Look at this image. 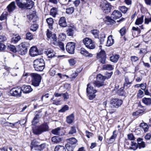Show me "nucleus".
Masks as SVG:
<instances>
[{"label": "nucleus", "instance_id": "nucleus-59", "mask_svg": "<svg viewBox=\"0 0 151 151\" xmlns=\"http://www.w3.org/2000/svg\"><path fill=\"white\" fill-rule=\"evenodd\" d=\"M97 58L99 59V61L102 64H104L105 63L106 57H105V55L103 56V57Z\"/></svg>", "mask_w": 151, "mask_h": 151}, {"label": "nucleus", "instance_id": "nucleus-53", "mask_svg": "<svg viewBox=\"0 0 151 151\" xmlns=\"http://www.w3.org/2000/svg\"><path fill=\"white\" fill-rule=\"evenodd\" d=\"M76 46V43L73 42H68L65 47H75Z\"/></svg>", "mask_w": 151, "mask_h": 151}, {"label": "nucleus", "instance_id": "nucleus-42", "mask_svg": "<svg viewBox=\"0 0 151 151\" xmlns=\"http://www.w3.org/2000/svg\"><path fill=\"white\" fill-rule=\"evenodd\" d=\"M66 38V35L64 33H60L59 35V39L61 41H64Z\"/></svg>", "mask_w": 151, "mask_h": 151}, {"label": "nucleus", "instance_id": "nucleus-27", "mask_svg": "<svg viewBox=\"0 0 151 151\" xmlns=\"http://www.w3.org/2000/svg\"><path fill=\"white\" fill-rule=\"evenodd\" d=\"M116 132V130H114L113 132V135L109 139V140L108 141V144H111L114 141L115 138L116 137V134H115V133Z\"/></svg>", "mask_w": 151, "mask_h": 151}, {"label": "nucleus", "instance_id": "nucleus-14", "mask_svg": "<svg viewBox=\"0 0 151 151\" xmlns=\"http://www.w3.org/2000/svg\"><path fill=\"white\" fill-rule=\"evenodd\" d=\"M45 53L49 58H52L56 56L55 52L50 48H48L47 51H45Z\"/></svg>", "mask_w": 151, "mask_h": 151}, {"label": "nucleus", "instance_id": "nucleus-62", "mask_svg": "<svg viewBox=\"0 0 151 151\" xmlns=\"http://www.w3.org/2000/svg\"><path fill=\"white\" fill-rule=\"evenodd\" d=\"M127 137L128 139L130 140H134L135 139V137L132 133L128 134Z\"/></svg>", "mask_w": 151, "mask_h": 151}, {"label": "nucleus", "instance_id": "nucleus-36", "mask_svg": "<svg viewBox=\"0 0 151 151\" xmlns=\"http://www.w3.org/2000/svg\"><path fill=\"white\" fill-rule=\"evenodd\" d=\"M104 55L105 57H106L105 52L104 50L101 49L100 52L97 54V58H100L103 57V56H104Z\"/></svg>", "mask_w": 151, "mask_h": 151}, {"label": "nucleus", "instance_id": "nucleus-25", "mask_svg": "<svg viewBox=\"0 0 151 151\" xmlns=\"http://www.w3.org/2000/svg\"><path fill=\"white\" fill-rule=\"evenodd\" d=\"M81 53L86 56H88L90 57H92V55L89 52L84 48H81Z\"/></svg>", "mask_w": 151, "mask_h": 151}, {"label": "nucleus", "instance_id": "nucleus-21", "mask_svg": "<svg viewBox=\"0 0 151 151\" xmlns=\"http://www.w3.org/2000/svg\"><path fill=\"white\" fill-rule=\"evenodd\" d=\"M46 22H47L49 28L52 29H53L52 25L54 23L53 19L52 18H48L46 19Z\"/></svg>", "mask_w": 151, "mask_h": 151}, {"label": "nucleus", "instance_id": "nucleus-45", "mask_svg": "<svg viewBox=\"0 0 151 151\" xmlns=\"http://www.w3.org/2000/svg\"><path fill=\"white\" fill-rule=\"evenodd\" d=\"M119 9L124 13H125L127 11V8L124 6H119Z\"/></svg>", "mask_w": 151, "mask_h": 151}, {"label": "nucleus", "instance_id": "nucleus-15", "mask_svg": "<svg viewBox=\"0 0 151 151\" xmlns=\"http://www.w3.org/2000/svg\"><path fill=\"white\" fill-rule=\"evenodd\" d=\"M21 87L22 91L24 93H29L32 90V89L30 86L24 85Z\"/></svg>", "mask_w": 151, "mask_h": 151}, {"label": "nucleus", "instance_id": "nucleus-24", "mask_svg": "<svg viewBox=\"0 0 151 151\" xmlns=\"http://www.w3.org/2000/svg\"><path fill=\"white\" fill-rule=\"evenodd\" d=\"M54 151H66V148L64 146L58 145L55 146Z\"/></svg>", "mask_w": 151, "mask_h": 151}, {"label": "nucleus", "instance_id": "nucleus-8", "mask_svg": "<svg viewBox=\"0 0 151 151\" xmlns=\"http://www.w3.org/2000/svg\"><path fill=\"white\" fill-rule=\"evenodd\" d=\"M123 101L118 98L111 99L110 101V106L112 109L118 108L122 104Z\"/></svg>", "mask_w": 151, "mask_h": 151}, {"label": "nucleus", "instance_id": "nucleus-52", "mask_svg": "<svg viewBox=\"0 0 151 151\" xmlns=\"http://www.w3.org/2000/svg\"><path fill=\"white\" fill-rule=\"evenodd\" d=\"M38 28V26L37 24H33L30 27V30L33 32L35 31Z\"/></svg>", "mask_w": 151, "mask_h": 151}, {"label": "nucleus", "instance_id": "nucleus-13", "mask_svg": "<svg viewBox=\"0 0 151 151\" xmlns=\"http://www.w3.org/2000/svg\"><path fill=\"white\" fill-rule=\"evenodd\" d=\"M30 55L32 57H34L41 53V52L39 51L37 48H30L29 51Z\"/></svg>", "mask_w": 151, "mask_h": 151}, {"label": "nucleus", "instance_id": "nucleus-20", "mask_svg": "<svg viewBox=\"0 0 151 151\" xmlns=\"http://www.w3.org/2000/svg\"><path fill=\"white\" fill-rule=\"evenodd\" d=\"M41 116L39 114H37L34 117L33 120L32 122V125H35L39 122V119L41 117Z\"/></svg>", "mask_w": 151, "mask_h": 151}, {"label": "nucleus", "instance_id": "nucleus-60", "mask_svg": "<svg viewBox=\"0 0 151 151\" xmlns=\"http://www.w3.org/2000/svg\"><path fill=\"white\" fill-rule=\"evenodd\" d=\"M18 122H15V123H14V124L12 123H9V122H6L4 124H5V126H10V127H13L14 126V125L18 123Z\"/></svg>", "mask_w": 151, "mask_h": 151}, {"label": "nucleus", "instance_id": "nucleus-32", "mask_svg": "<svg viewBox=\"0 0 151 151\" xmlns=\"http://www.w3.org/2000/svg\"><path fill=\"white\" fill-rule=\"evenodd\" d=\"M139 126L140 127L142 128L145 132H147L148 131L149 127L147 124L145 123H141L140 124Z\"/></svg>", "mask_w": 151, "mask_h": 151}, {"label": "nucleus", "instance_id": "nucleus-29", "mask_svg": "<svg viewBox=\"0 0 151 151\" xmlns=\"http://www.w3.org/2000/svg\"><path fill=\"white\" fill-rule=\"evenodd\" d=\"M124 87H121L118 91L117 93L120 96H125L126 94V92L124 90Z\"/></svg>", "mask_w": 151, "mask_h": 151}, {"label": "nucleus", "instance_id": "nucleus-34", "mask_svg": "<svg viewBox=\"0 0 151 151\" xmlns=\"http://www.w3.org/2000/svg\"><path fill=\"white\" fill-rule=\"evenodd\" d=\"M106 19L107 20V24L108 25H112L113 24L116 23V21L109 16L106 17Z\"/></svg>", "mask_w": 151, "mask_h": 151}, {"label": "nucleus", "instance_id": "nucleus-61", "mask_svg": "<svg viewBox=\"0 0 151 151\" xmlns=\"http://www.w3.org/2000/svg\"><path fill=\"white\" fill-rule=\"evenodd\" d=\"M145 95L151 96V87L149 89H147L145 90Z\"/></svg>", "mask_w": 151, "mask_h": 151}, {"label": "nucleus", "instance_id": "nucleus-40", "mask_svg": "<svg viewBox=\"0 0 151 151\" xmlns=\"http://www.w3.org/2000/svg\"><path fill=\"white\" fill-rule=\"evenodd\" d=\"M67 33L68 36H73L74 34V30L73 28H68L67 30Z\"/></svg>", "mask_w": 151, "mask_h": 151}, {"label": "nucleus", "instance_id": "nucleus-5", "mask_svg": "<svg viewBox=\"0 0 151 151\" xmlns=\"http://www.w3.org/2000/svg\"><path fill=\"white\" fill-rule=\"evenodd\" d=\"M30 77L32 78V85L35 87L38 86L41 82L42 77L40 74L31 73Z\"/></svg>", "mask_w": 151, "mask_h": 151}, {"label": "nucleus", "instance_id": "nucleus-63", "mask_svg": "<svg viewBox=\"0 0 151 151\" xmlns=\"http://www.w3.org/2000/svg\"><path fill=\"white\" fill-rule=\"evenodd\" d=\"M55 70L53 68L51 69L49 71L50 75L52 76H54L55 75Z\"/></svg>", "mask_w": 151, "mask_h": 151}, {"label": "nucleus", "instance_id": "nucleus-37", "mask_svg": "<svg viewBox=\"0 0 151 151\" xmlns=\"http://www.w3.org/2000/svg\"><path fill=\"white\" fill-rule=\"evenodd\" d=\"M39 144V142L35 139L32 140L31 142V145L33 146L35 150L37 148V147H38Z\"/></svg>", "mask_w": 151, "mask_h": 151}, {"label": "nucleus", "instance_id": "nucleus-28", "mask_svg": "<svg viewBox=\"0 0 151 151\" xmlns=\"http://www.w3.org/2000/svg\"><path fill=\"white\" fill-rule=\"evenodd\" d=\"M142 102L147 105L151 104V99L150 98L144 97L142 99Z\"/></svg>", "mask_w": 151, "mask_h": 151}, {"label": "nucleus", "instance_id": "nucleus-11", "mask_svg": "<svg viewBox=\"0 0 151 151\" xmlns=\"http://www.w3.org/2000/svg\"><path fill=\"white\" fill-rule=\"evenodd\" d=\"M10 50L13 52H17L21 55H24L27 52V48H17V50L16 48H9Z\"/></svg>", "mask_w": 151, "mask_h": 151}, {"label": "nucleus", "instance_id": "nucleus-49", "mask_svg": "<svg viewBox=\"0 0 151 151\" xmlns=\"http://www.w3.org/2000/svg\"><path fill=\"white\" fill-rule=\"evenodd\" d=\"M124 84H132V81H130L128 76H125L124 78Z\"/></svg>", "mask_w": 151, "mask_h": 151}, {"label": "nucleus", "instance_id": "nucleus-30", "mask_svg": "<svg viewBox=\"0 0 151 151\" xmlns=\"http://www.w3.org/2000/svg\"><path fill=\"white\" fill-rule=\"evenodd\" d=\"M114 40L112 38V36H109L108 38V40L107 42V46H110L112 45L114 42Z\"/></svg>", "mask_w": 151, "mask_h": 151}, {"label": "nucleus", "instance_id": "nucleus-55", "mask_svg": "<svg viewBox=\"0 0 151 151\" xmlns=\"http://www.w3.org/2000/svg\"><path fill=\"white\" fill-rule=\"evenodd\" d=\"M26 37L28 40H31L33 38V35L30 32H28L26 34Z\"/></svg>", "mask_w": 151, "mask_h": 151}, {"label": "nucleus", "instance_id": "nucleus-41", "mask_svg": "<svg viewBox=\"0 0 151 151\" xmlns=\"http://www.w3.org/2000/svg\"><path fill=\"white\" fill-rule=\"evenodd\" d=\"M21 39L19 36H18L15 37H13L11 40V42L15 43L17 42Z\"/></svg>", "mask_w": 151, "mask_h": 151}, {"label": "nucleus", "instance_id": "nucleus-23", "mask_svg": "<svg viewBox=\"0 0 151 151\" xmlns=\"http://www.w3.org/2000/svg\"><path fill=\"white\" fill-rule=\"evenodd\" d=\"M119 58V56L118 55H115L111 56L110 58V61L114 63H116Z\"/></svg>", "mask_w": 151, "mask_h": 151}, {"label": "nucleus", "instance_id": "nucleus-50", "mask_svg": "<svg viewBox=\"0 0 151 151\" xmlns=\"http://www.w3.org/2000/svg\"><path fill=\"white\" fill-rule=\"evenodd\" d=\"M75 48H65L68 52L70 54H73L74 53Z\"/></svg>", "mask_w": 151, "mask_h": 151}, {"label": "nucleus", "instance_id": "nucleus-1", "mask_svg": "<svg viewBox=\"0 0 151 151\" xmlns=\"http://www.w3.org/2000/svg\"><path fill=\"white\" fill-rule=\"evenodd\" d=\"M18 6L22 10L30 9L34 5V2L32 0H16Z\"/></svg>", "mask_w": 151, "mask_h": 151}, {"label": "nucleus", "instance_id": "nucleus-56", "mask_svg": "<svg viewBox=\"0 0 151 151\" xmlns=\"http://www.w3.org/2000/svg\"><path fill=\"white\" fill-rule=\"evenodd\" d=\"M126 32V28L125 27H123L120 30L119 32L121 36H123L125 35Z\"/></svg>", "mask_w": 151, "mask_h": 151}, {"label": "nucleus", "instance_id": "nucleus-47", "mask_svg": "<svg viewBox=\"0 0 151 151\" xmlns=\"http://www.w3.org/2000/svg\"><path fill=\"white\" fill-rule=\"evenodd\" d=\"M91 32L95 38L99 37V31L98 30L94 29L91 31Z\"/></svg>", "mask_w": 151, "mask_h": 151}, {"label": "nucleus", "instance_id": "nucleus-16", "mask_svg": "<svg viewBox=\"0 0 151 151\" xmlns=\"http://www.w3.org/2000/svg\"><path fill=\"white\" fill-rule=\"evenodd\" d=\"M111 17L114 19H117L121 17L122 14L120 12L117 10H115L111 15Z\"/></svg>", "mask_w": 151, "mask_h": 151}, {"label": "nucleus", "instance_id": "nucleus-31", "mask_svg": "<svg viewBox=\"0 0 151 151\" xmlns=\"http://www.w3.org/2000/svg\"><path fill=\"white\" fill-rule=\"evenodd\" d=\"M131 146L129 147L130 149L134 150H135L139 147L138 144L134 141L131 142Z\"/></svg>", "mask_w": 151, "mask_h": 151}, {"label": "nucleus", "instance_id": "nucleus-22", "mask_svg": "<svg viewBox=\"0 0 151 151\" xmlns=\"http://www.w3.org/2000/svg\"><path fill=\"white\" fill-rule=\"evenodd\" d=\"M74 119V116L73 114H72L66 118V121L68 123L71 124Z\"/></svg>", "mask_w": 151, "mask_h": 151}, {"label": "nucleus", "instance_id": "nucleus-38", "mask_svg": "<svg viewBox=\"0 0 151 151\" xmlns=\"http://www.w3.org/2000/svg\"><path fill=\"white\" fill-rule=\"evenodd\" d=\"M46 146L45 143H42L40 145H39L37 148L35 149V150L41 151L43 150Z\"/></svg>", "mask_w": 151, "mask_h": 151}, {"label": "nucleus", "instance_id": "nucleus-35", "mask_svg": "<svg viewBox=\"0 0 151 151\" xmlns=\"http://www.w3.org/2000/svg\"><path fill=\"white\" fill-rule=\"evenodd\" d=\"M60 127H58L54 129H52L51 132L53 134L57 135H59L60 134Z\"/></svg>", "mask_w": 151, "mask_h": 151}, {"label": "nucleus", "instance_id": "nucleus-58", "mask_svg": "<svg viewBox=\"0 0 151 151\" xmlns=\"http://www.w3.org/2000/svg\"><path fill=\"white\" fill-rule=\"evenodd\" d=\"M144 112V111L143 110H142V109L139 110L135 112L134 113H133V115L134 116H137V115H139V114H140Z\"/></svg>", "mask_w": 151, "mask_h": 151}, {"label": "nucleus", "instance_id": "nucleus-12", "mask_svg": "<svg viewBox=\"0 0 151 151\" xmlns=\"http://www.w3.org/2000/svg\"><path fill=\"white\" fill-rule=\"evenodd\" d=\"M93 83H89L87 85L86 88V92L88 94H91L92 93H96L97 92V90L93 88Z\"/></svg>", "mask_w": 151, "mask_h": 151}, {"label": "nucleus", "instance_id": "nucleus-10", "mask_svg": "<svg viewBox=\"0 0 151 151\" xmlns=\"http://www.w3.org/2000/svg\"><path fill=\"white\" fill-rule=\"evenodd\" d=\"M12 96L16 97H20L21 96L22 90L21 87L19 86L13 88L10 91Z\"/></svg>", "mask_w": 151, "mask_h": 151}, {"label": "nucleus", "instance_id": "nucleus-4", "mask_svg": "<svg viewBox=\"0 0 151 151\" xmlns=\"http://www.w3.org/2000/svg\"><path fill=\"white\" fill-rule=\"evenodd\" d=\"M77 140L74 137H72L68 139L65 147L68 151H73L77 144Z\"/></svg>", "mask_w": 151, "mask_h": 151}, {"label": "nucleus", "instance_id": "nucleus-9", "mask_svg": "<svg viewBox=\"0 0 151 151\" xmlns=\"http://www.w3.org/2000/svg\"><path fill=\"white\" fill-rule=\"evenodd\" d=\"M83 41V42L80 43L83 44L86 47H95L96 46L95 42L89 37L85 38Z\"/></svg>", "mask_w": 151, "mask_h": 151}, {"label": "nucleus", "instance_id": "nucleus-51", "mask_svg": "<svg viewBox=\"0 0 151 151\" xmlns=\"http://www.w3.org/2000/svg\"><path fill=\"white\" fill-rule=\"evenodd\" d=\"M76 129L75 127H71V129L69 132V134H73L76 132Z\"/></svg>", "mask_w": 151, "mask_h": 151}, {"label": "nucleus", "instance_id": "nucleus-18", "mask_svg": "<svg viewBox=\"0 0 151 151\" xmlns=\"http://www.w3.org/2000/svg\"><path fill=\"white\" fill-rule=\"evenodd\" d=\"M59 24L60 27H63L67 26L66 19L65 17H62L60 18L59 21Z\"/></svg>", "mask_w": 151, "mask_h": 151}, {"label": "nucleus", "instance_id": "nucleus-6", "mask_svg": "<svg viewBox=\"0 0 151 151\" xmlns=\"http://www.w3.org/2000/svg\"><path fill=\"white\" fill-rule=\"evenodd\" d=\"M96 78V80L93 83V86L95 87L99 88L105 85L104 81L106 79L105 76L99 74L97 76Z\"/></svg>", "mask_w": 151, "mask_h": 151}, {"label": "nucleus", "instance_id": "nucleus-19", "mask_svg": "<svg viewBox=\"0 0 151 151\" xmlns=\"http://www.w3.org/2000/svg\"><path fill=\"white\" fill-rule=\"evenodd\" d=\"M51 141L54 143H58L62 141V139L58 136H55L52 137L51 139Z\"/></svg>", "mask_w": 151, "mask_h": 151}, {"label": "nucleus", "instance_id": "nucleus-3", "mask_svg": "<svg viewBox=\"0 0 151 151\" xmlns=\"http://www.w3.org/2000/svg\"><path fill=\"white\" fill-rule=\"evenodd\" d=\"M33 66L35 70L37 71H42L45 67L44 61L42 59H37L33 62Z\"/></svg>", "mask_w": 151, "mask_h": 151}, {"label": "nucleus", "instance_id": "nucleus-39", "mask_svg": "<svg viewBox=\"0 0 151 151\" xmlns=\"http://www.w3.org/2000/svg\"><path fill=\"white\" fill-rule=\"evenodd\" d=\"M57 12L56 8L55 7H53L50 10V14L55 17L57 14Z\"/></svg>", "mask_w": 151, "mask_h": 151}, {"label": "nucleus", "instance_id": "nucleus-48", "mask_svg": "<svg viewBox=\"0 0 151 151\" xmlns=\"http://www.w3.org/2000/svg\"><path fill=\"white\" fill-rule=\"evenodd\" d=\"M54 44L56 46H58L60 47H64V44L62 42L59 41L58 42H54Z\"/></svg>", "mask_w": 151, "mask_h": 151}, {"label": "nucleus", "instance_id": "nucleus-46", "mask_svg": "<svg viewBox=\"0 0 151 151\" xmlns=\"http://www.w3.org/2000/svg\"><path fill=\"white\" fill-rule=\"evenodd\" d=\"M74 9L73 7H69L66 9V13L68 14H71L74 12Z\"/></svg>", "mask_w": 151, "mask_h": 151}, {"label": "nucleus", "instance_id": "nucleus-26", "mask_svg": "<svg viewBox=\"0 0 151 151\" xmlns=\"http://www.w3.org/2000/svg\"><path fill=\"white\" fill-rule=\"evenodd\" d=\"M144 16L142 15L140 17L138 18L136 20L135 24L137 25L142 24L143 22Z\"/></svg>", "mask_w": 151, "mask_h": 151}, {"label": "nucleus", "instance_id": "nucleus-17", "mask_svg": "<svg viewBox=\"0 0 151 151\" xmlns=\"http://www.w3.org/2000/svg\"><path fill=\"white\" fill-rule=\"evenodd\" d=\"M16 7L15 2L14 1H12L7 6V9L9 12H11L15 9Z\"/></svg>", "mask_w": 151, "mask_h": 151}, {"label": "nucleus", "instance_id": "nucleus-43", "mask_svg": "<svg viewBox=\"0 0 151 151\" xmlns=\"http://www.w3.org/2000/svg\"><path fill=\"white\" fill-rule=\"evenodd\" d=\"M18 46L19 47H29L30 46V45L28 42H24Z\"/></svg>", "mask_w": 151, "mask_h": 151}, {"label": "nucleus", "instance_id": "nucleus-33", "mask_svg": "<svg viewBox=\"0 0 151 151\" xmlns=\"http://www.w3.org/2000/svg\"><path fill=\"white\" fill-rule=\"evenodd\" d=\"M102 69L103 70H111L114 69V68L111 65L106 64L103 65Z\"/></svg>", "mask_w": 151, "mask_h": 151}, {"label": "nucleus", "instance_id": "nucleus-57", "mask_svg": "<svg viewBox=\"0 0 151 151\" xmlns=\"http://www.w3.org/2000/svg\"><path fill=\"white\" fill-rule=\"evenodd\" d=\"M138 144L139 148V149H140L142 148H144L145 147V143L143 141L140 142H138Z\"/></svg>", "mask_w": 151, "mask_h": 151}, {"label": "nucleus", "instance_id": "nucleus-44", "mask_svg": "<svg viewBox=\"0 0 151 151\" xmlns=\"http://www.w3.org/2000/svg\"><path fill=\"white\" fill-rule=\"evenodd\" d=\"M69 107L67 105H65L60 109L59 111V112H64L69 109Z\"/></svg>", "mask_w": 151, "mask_h": 151}, {"label": "nucleus", "instance_id": "nucleus-54", "mask_svg": "<svg viewBox=\"0 0 151 151\" xmlns=\"http://www.w3.org/2000/svg\"><path fill=\"white\" fill-rule=\"evenodd\" d=\"M105 37V35L103 33H102L100 35V44H102V42H103L104 41V38Z\"/></svg>", "mask_w": 151, "mask_h": 151}, {"label": "nucleus", "instance_id": "nucleus-7", "mask_svg": "<svg viewBox=\"0 0 151 151\" xmlns=\"http://www.w3.org/2000/svg\"><path fill=\"white\" fill-rule=\"evenodd\" d=\"M100 7L103 12L105 13H109L111 9V5L106 0L101 1Z\"/></svg>", "mask_w": 151, "mask_h": 151}, {"label": "nucleus", "instance_id": "nucleus-2", "mask_svg": "<svg viewBox=\"0 0 151 151\" xmlns=\"http://www.w3.org/2000/svg\"><path fill=\"white\" fill-rule=\"evenodd\" d=\"M49 127L47 123L45 122L40 125L32 128V131L35 135H39L42 133L48 131Z\"/></svg>", "mask_w": 151, "mask_h": 151}, {"label": "nucleus", "instance_id": "nucleus-64", "mask_svg": "<svg viewBox=\"0 0 151 151\" xmlns=\"http://www.w3.org/2000/svg\"><path fill=\"white\" fill-rule=\"evenodd\" d=\"M70 65H73L76 63V61L74 59H70L68 60Z\"/></svg>", "mask_w": 151, "mask_h": 151}]
</instances>
